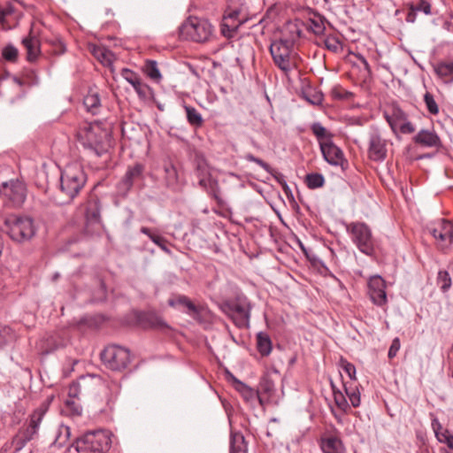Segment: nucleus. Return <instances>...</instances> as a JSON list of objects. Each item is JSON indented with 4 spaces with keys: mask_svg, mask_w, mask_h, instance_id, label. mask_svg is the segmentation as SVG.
Wrapping results in <instances>:
<instances>
[{
    "mask_svg": "<svg viewBox=\"0 0 453 453\" xmlns=\"http://www.w3.org/2000/svg\"><path fill=\"white\" fill-rule=\"evenodd\" d=\"M86 182L87 174L81 165L74 163L66 165L59 180L60 191L67 199L65 203H71L84 188Z\"/></svg>",
    "mask_w": 453,
    "mask_h": 453,
    "instance_id": "nucleus-1",
    "label": "nucleus"
},
{
    "mask_svg": "<svg viewBox=\"0 0 453 453\" xmlns=\"http://www.w3.org/2000/svg\"><path fill=\"white\" fill-rule=\"evenodd\" d=\"M247 7L240 0H232L225 10L220 25L221 34L228 38H233L237 29L248 21Z\"/></svg>",
    "mask_w": 453,
    "mask_h": 453,
    "instance_id": "nucleus-2",
    "label": "nucleus"
},
{
    "mask_svg": "<svg viewBox=\"0 0 453 453\" xmlns=\"http://www.w3.org/2000/svg\"><path fill=\"white\" fill-rule=\"evenodd\" d=\"M15 242L29 241L35 234L34 220L29 217L10 215L4 219L0 226Z\"/></svg>",
    "mask_w": 453,
    "mask_h": 453,
    "instance_id": "nucleus-3",
    "label": "nucleus"
},
{
    "mask_svg": "<svg viewBox=\"0 0 453 453\" xmlns=\"http://www.w3.org/2000/svg\"><path fill=\"white\" fill-rule=\"evenodd\" d=\"M111 443V434L104 429L88 431L76 439L74 446L77 451H90L103 453L110 449Z\"/></svg>",
    "mask_w": 453,
    "mask_h": 453,
    "instance_id": "nucleus-4",
    "label": "nucleus"
},
{
    "mask_svg": "<svg viewBox=\"0 0 453 453\" xmlns=\"http://www.w3.org/2000/svg\"><path fill=\"white\" fill-rule=\"evenodd\" d=\"M346 231L360 252L370 257L374 255L375 239L372 229L366 223L351 222L346 226Z\"/></svg>",
    "mask_w": 453,
    "mask_h": 453,
    "instance_id": "nucleus-5",
    "label": "nucleus"
},
{
    "mask_svg": "<svg viewBox=\"0 0 453 453\" xmlns=\"http://www.w3.org/2000/svg\"><path fill=\"white\" fill-rule=\"evenodd\" d=\"M107 136L108 134L104 130L91 125L85 126L78 133L79 141L84 148L92 150L98 157L108 150L109 142Z\"/></svg>",
    "mask_w": 453,
    "mask_h": 453,
    "instance_id": "nucleus-6",
    "label": "nucleus"
},
{
    "mask_svg": "<svg viewBox=\"0 0 453 453\" xmlns=\"http://www.w3.org/2000/svg\"><path fill=\"white\" fill-rule=\"evenodd\" d=\"M180 35L196 42H206L212 33V26L204 19L189 17L180 27Z\"/></svg>",
    "mask_w": 453,
    "mask_h": 453,
    "instance_id": "nucleus-7",
    "label": "nucleus"
},
{
    "mask_svg": "<svg viewBox=\"0 0 453 453\" xmlns=\"http://www.w3.org/2000/svg\"><path fill=\"white\" fill-rule=\"evenodd\" d=\"M427 233L433 236L436 249L448 254L453 244V222L440 219L426 227Z\"/></svg>",
    "mask_w": 453,
    "mask_h": 453,
    "instance_id": "nucleus-8",
    "label": "nucleus"
},
{
    "mask_svg": "<svg viewBox=\"0 0 453 453\" xmlns=\"http://www.w3.org/2000/svg\"><path fill=\"white\" fill-rule=\"evenodd\" d=\"M27 186L19 180H11L0 185V196L8 207L19 208L27 198Z\"/></svg>",
    "mask_w": 453,
    "mask_h": 453,
    "instance_id": "nucleus-9",
    "label": "nucleus"
},
{
    "mask_svg": "<svg viewBox=\"0 0 453 453\" xmlns=\"http://www.w3.org/2000/svg\"><path fill=\"white\" fill-rule=\"evenodd\" d=\"M103 363L112 371H121L127 368L130 362L129 350L117 346L106 347L101 353Z\"/></svg>",
    "mask_w": 453,
    "mask_h": 453,
    "instance_id": "nucleus-10",
    "label": "nucleus"
},
{
    "mask_svg": "<svg viewBox=\"0 0 453 453\" xmlns=\"http://www.w3.org/2000/svg\"><path fill=\"white\" fill-rule=\"evenodd\" d=\"M292 42L288 39H280L272 42L270 46V53L273 63L285 74H288L292 69L290 61V53Z\"/></svg>",
    "mask_w": 453,
    "mask_h": 453,
    "instance_id": "nucleus-11",
    "label": "nucleus"
},
{
    "mask_svg": "<svg viewBox=\"0 0 453 453\" xmlns=\"http://www.w3.org/2000/svg\"><path fill=\"white\" fill-rule=\"evenodd\" d=\"M144 165L141 163H135L127 167L125 175L117 184V191L120 196L126 197L136 183L144 180Z\"/></svg>",
    "mask_w": 453,
    "mask_h": 453,
    "instance_id": "nucleus-12",
    "label": "nucleus"
},
{
    "mask_svg": "<svg viewBox=\"0 0 453 453\" xmlns=\"http://www.w3.org/2000/svg\"><path fill=\"white\" fill-rule=\"evenodd\" d=\"M387 140L378 130L371 132L368 141V157L372 161L381 162L387 157Z\"/></svg>",
    "mask_w": 453,
    "mask_h": 453,
    "instance_id": "nucleus-13",
    "label": "nucleus"
},
{
    "mask_svg": "<svg viewBox=\"0 0 453 453\" xmlns=\"http://www.w3.org/2000/svg\"><path fill=\"white\" fill-rule=\"evenodd\" d=\"M368 296L373 304L382 307L387 304L386 282L380 275L370 277L367 282Z\"/></svg>",
    "mask_w": 453,
    "mask_h": 453,
    "instance_id": "nucleus-14",
    "label": "nucleus"
},
{
    "mask_svg": "<svg viewBox=\"0 0 453 453\" xmlns=\"http://www.w3.org/2000/svg\"><path fill=\"white\" fill-rule=\"evenodd\" d=\"M319 447L323 453H345V446L336 428L326 431L319 440Z\"/></svg>",
    "mask_w": 453,
    "mask_h": 453,
    "instance_id": "nucleus-15",
    "label": "nucleus"
},
{
    "mask_svg": "<svg viewBox=\"0 0 453 453\" xmlns=\"http://www.w3.org/2000/svg\"><path fill=\"white\" fill-rule=\"evenodd\" d=\"M228 315L239 328L249 326L250 304L249 303H235L228 306Z\"/></svg>",
    "mask_w": 453,
    "mask_h": 453,
    "instance_id": "nucleus-16",
    "label": "nucleus"
},
{
    "mask_svg": "<svg viewBox=\"0 0 453 453\" xmlns=\"http://www.w3.org/2000/svg\"><path fill=\"white\" fill-rule=\"evenodd\" d=\"M21 16L22 12L11 3L0 4V24L3 29L9 30L16 27Z\"/></svg>",
    "mask_w": 453,
    "mask_h": 453,
    "instance_id": "nucleus-17",
    "label": "nucleus"
},
{
    "mask_svg": "<svg viewBox=\"0 0 453 453\" xmlns=\"http://www.w3.org/2000/svg\"><path fill=\"white\" fill-rule=\"evenodd\" d=\"M167 303L170 307L180 309L185 308L183 311L188 315L196 318L200 314V308L196 305L187 296L180 294H173L168 299Z\"/></svg>",
    "mask_w": 453,
    "mask_h": 453,
    "instance_id": "nucleus-18",
    "label": "nucleus"
},
{
    "mask_svg": "<svg viewBox=\"0 0 453 453\" xmlns=\"http://www.w3.org/2000/svg\"><path fill=\"white\" fill-rule=\"evenodd\" d=\"M320 150L324 159L332 165H340L345 161L342 150L333 141L321 142Z\"/></svg>",
    "mask_w": 453,
    "mask_h": 453,
    "instance_id": "nucleus-19",
    "label": "nucleus"
},
{
    "mask_svg": "<svg viewBox=\"0 0 453 453\" xmlns=\"http://www.w3.org/2000/svg\"><path fill=\"white\" fill-rule=\"evenodd\" d=\"M164 181L165 187L174 193L181 192L183 183L180 180L177 168L172 163H168L164 165Z\"/></svg>",
    "mask_w": 453,
    "mask_h": 453,
    "instance_id": "nucleus-20",
    "label": "nucleus"
},
{
    "mask_svg": "<svg viewBox=\"0 0 453 453\" xmlns=\"http://www.w3.org/2000/svg\"><path fill=\"white\" fill-rule=\"evenodd\" d=\"M413 142L426 148H440L441 146V138L434 129H421L413 137Z\"/></svg>",
    "mask_w": 453,
    "mask_h": 453,
    "instance_id": "nucleus-21",
    "label": "nucleus"
},
{
    "mask_svg": "<svg viewBox=\"0 0 453 453\" xmlns=\"http://www.w3.org/2000/svg\"><path fill=\"white\" fill-rule=\"evenodd\" d=\"M408 12L405 20L408 23H414L417 19V13L422 12L425 15H432V4L430 0H418L417 3L407 4Z\"/></svg>",
    "mask_w": 453,
    "mask_h": 453,
    "instance_id": "nucleus-22",
    "label": "nucleus"
},
{
    "mask_svg": "<svg viewBox=\"0 0 453 453\" xmlns=\"http://www.w3.org/2000/svg\"><path fill=\"white\" fill-rule=\"evenodd\" d=\"M21 43L27 50V60L35 62L41 53V42L38 37L33 35L31 30L29 35L22 39Z\"/></svg>",
    "mask_w": 453,
    "mask_h": 453,
    "instance_id": "nucleus-23",
    "label": "nucleus"
},
{
    "mask_svg": "<svg viewBox=\"0 0 453 453\" xmlns=\"http://www.w3.org/2000/svg\"><path fill=\"white\" fill-rule=\"evenodd\" d=\"M85 218L89 225L101 222V205L96 196L90 197L85 203Z\"/></svg>",
    "mask_w": 453,
    "mask_h": 453,
    "instance_id": "nucleus-24",
    "label": "nucleus"
},
{
    "mask_svg": "<svg viewBox=\"0 0 453 453\" xmlns=\"http://www.w3.org/2000/svg\"><path fill=\"white\" fill-rule=\"evenodd\" d=\"M243 157L247 161L254 162L260 167H262L266 173H270L281 187L283 186V183H287L285 176L281 173H279L276 170H274L269 164H267L261 158L255 157L251 153L245 154Z\"/></svg>",
    "mask_w": 453,
    "mask_h": 453,
    "instance_id": "nucleus-25",
    "label": "nucleus"
},
{
    "mask_svg": "<svg viewBox=\"0 0 453 453\" xmlns=\"http://www.w3.org/2000/svg\"><path fill=\"white\" fill-rule=\"evenodd\" d=\"M51 399H52V396L50 397V399L48 398L47 400L43 401L39 405V407L36 408L33 411V413L29 417V422L27 424L30 427H33L38 431L40 424H41L45 413L49 410V406H50V403Z\"/></svg>",
    "mask_w": 453,
    "mask_h": 453,
    "instance_id": "nucleus-26",
    "label": "nucleus"
},
{
    "mask_svg": "<svg viewBox=\"0 0 453 453\" xmlns=\"http://www.w3.org/2000/svg\"><path fill=\"white\" fill-rule=\"evenodd\" d=\"M233 382L234 388L241 394L246 403H253L258 397L257 390L251 388L238 379L233 377Z\"/></svg>",
    "mask_w": 453,
    "mask_h": 453,
    "instance_id": "nucleus-27",
    "label": "nucleus"
},
{
    "mask_svg": "<svg viewBox=\"0 0 453 453\" xmlns=\"http://www.w3.org/2000/svg\"><path fill=\"white\" fill-rule=\"evenodd\" d=\"M433 67L436 75L444 82L449 83L453 81V61H441L434 64Z\"/></svg>",
    "mask_w": 453,
    "mask_h": 453,
    "instance_id": "nucleus-28",
    "label": "nucleus"
},
{
    "mask_svg": "<svg viewBox=\"0 0 453 453\" xmlns=\"http://www.w3.org/2000/svg\"><path fill=\"white\" fill-rule=\"evenodd\" d=\"M141 233L146 234L157 246H158L165 253L171 255L172 251L168 248V241L158 234H156L147 226H142Z\"/></svg>",
    "mask_w": 453,
    "mask_h": 453,
    "instance_id": "nucleus-29",
    "label": "nucleus"
},
{
    "mask_svg": "<svg viewBox=\"0 0 453 453\" xmlns=\"http://www.w3.org/2000/svg\"><path fill=\"white\" fill-rule=\"evenodd\" d=\"M230 453H248L245 438L241 433H232L230 437Z\"/></svg>",
    "mask_w": 453,
    "mask_h": 453,
    "instance_id": "nucleus-30",
    "label": "nucleus"
},
{
    "mask_svg": "<svg viewBox=\"0 0 453 453\" xmlns=\"http://www.w3.org/2000/svg\"><path fill=\"white\" fill-rule=\"evenodd\" d=\"M257 349L263 357H267L272 351V341L265 333L259 332L257 334Z\"/></svg>",
    "mask_w": 453,
    "mask_h": 453,
    "instance_id": "nucleus-31",
    "label": "nucleus"
},
{
    "mask_svg": "<svg viewBox=\"0 0 453 453\" xmlns=\"http://www.w3.org/2000/svg\"><path fill=\"white\" fill-rule=\"evenodd\" d=\"M83 104L88 112L96 114L101 106V100L99 95L96 92L89 91L83 99Z\"/></svg>",
    "mask_w": 453,
    "mask_h": 453,
    "instance_id": "nucleus-32",
    "label": "nucleus"
},
{
    "mask_svg": "<svg viewBox=\"0 0 453 453\" xmlns=\"http://www.w3.org/2000/svg\"><path fill=\"white\" fill-rule=\"evenodd\" d=\"M186 117L188 124L195 128L201 127L203 124V119L198 111L190 105H184Z\"/></svg>",
    "mask_w": 453,
    "mask_h": 453,
    "instance_id": "nucleus-33",
    "label": "nucleus"
},
{
    "mask_svg": "<svg viewBox=\"0 0 453 453\" xmlns=\"http://www.w3.org/2000/svg\"><path fill=\"white\" fill-rule=\"evenodd\" d=\"M385 118L393 131L400 126L402 121L407 120V114L400 108H395L391 115L385 114Z\"/></svg>",
    "mask_w": 453,
    "mask_h": 453,
    "instance_id": "nucleus-34",
    "label": "nucleus"
},
{
    "mask_svg": "<svg viewBox=\"0 0 453 453\" xmlns=\"http://www.w3.org/2000/svg\"><path fill=\"white\" fill-rule=\"evenodd\" d=\"M311 130L313 134L318 139L319 147L321 146V142H326V141H332L333 134L326 130L319 122H314L311 126Z\"/></svg>",
    "mask_w": 453,
    "mask_h": 453,
    "instance_id": "nucleus-35",
    "label": "nucleus"
},
{
    "mask_svg": "<svg viewBox=\"0 0 453 453\" xmlns=\"http://www.w3.org/2000/svg\"><path fill=\"white\" fill-rule=\"evenodd\" d=\"M143 71L150 79L156 82H159L162 80L161 73L157 67V63L155 60H146Z\"/></svg>",
    "mask_w": 453,
    "mask_h": 453,
    "instance_id": "nucleus-36",
    "label": "nucleus"
},
{
    "mask_svg": "<svg viewBox=\"0 0 453 453\" xmlns=\"http://www.w3.org/2000/svg\"><path fill=\"white\" fill-rule=\"evenodd\" d=\"M92 53L104 65H110L112 63L113 54L104 47L95 46Z\"/></svg>",
    "mask_w": 453,
    "mask_h": 453,
    "instance_id": "nucleus-37",
    "label": "nucleus"
},
{
    "mask_svg": "<svg viewBox=\"0 0 453 453\" xmlns=\"http://www.w3.org/2000/svg\"><path fill=\"white\" fill-rule=\"evenodd\" d=\"M24 435L19 431V433L13 437L11 442H6L4 446H7L8 453H17L21 450L23 447L28 442Z\"/></svg>",
    "mask_w": 453,
    "mask_h": 453,
    "instance_id": "nucleus-38",
    "label": "nucleus"
},
{
    "mask_svg": "<svg viewBox=\"0 0 453 453\" xmlns=\"http://www.w3.org/2000/svg\"><path fill=\"white\" fill-rule=\"evenodd\" d=\"M199 186L218 200V182L211 178H206V176H199Z\"/></svg>",
    "mask_w": 453,
    "mask_h": 453,
    "instance_id": "nucleus-39",
    "label": "nucleus"
},
{
    "mask_svg": "<svg viewBox=\"0 0 453 453\" xmlns=\"http://www.w3.org/2000/svg\"><path fill=\"white\" fill-rule=\"evenodd\" d=\"M333 395H334V400L336 404V406L342 411L348 412L350 409V406L343 395V393L335 388L333 382H331Z\"/></svg>",
    "mask_w": 453,
    "mask_h": 453,
    "instance_id": "nucleus-40",
    "label": "nucleus"
},
{
    "mask_svg": "<svg viewBox=\"0 0 453 453\" xmlns=\"http://www.w3.org/2000/svg\"><path fill=\"white\" fill-rule=\"evenodd\" d=\"M436 283L442 293H446L451 287V277L448 271L440 270L437 274Z\"/></svg>",
    "mask_w": 453,
    "mask_h": 453,
    "instance_id": "nucleus-41",
    "label": "nucleus"
},
{
    "mask_svg": "<svg viewBox=\"0 0 453 453\" xmlns=\"http://www.w3.org/2000/svg\"><path fill=\"white\" fill-rule=\"evenodd\" d=\"M65 411L69 416H81L82 408L77 399L67 398L65 401Z\"/></svg>",
    "mask_w": 453,
    "mask_h": 453,
    "instance_id": "nucleus-42",
    "label": "nucleus"
},
{
    "mask_svg": "<svg viewBox=\"0 0 453 453\" xmlns=\"http://www.w3.org/2000/svg\"><path fill=\"white\" fill-rule=\"evenodd\" d=\"M305 182L309 188L315 189L323 187L325 179L321 173H309L305 177Z\"/></svg>",
    "mask_w": 453,
    "mask_h": 453,
    "instance_id": "nucleus-43",
    "label": "nucleus"
},
{
    "mask_svg": "<svg viewBox=\"0 0 453 453\" xmlns=\"http://www.w3.org/2000/svg\"><path fill=\"white\" fill-rule=\"evenodd\" d=\"M315 16L318 17V19H310L309 20L310 27L316 35H323L326 29L324 25L326 19L319 13H316Z\"/></svg>",
    "mask_w": 453,
    "mask_h": 453,
    "instance_id": "nucleus-44",
    "label": "nucleus"
},
{
    "mask_svg": "<svg viewBox=\"0 0 453 453\" xmlns=\"http://www.w3.org/2000/svg\"><path fill=\"white\" fill-rule=\"evenodd\" d=\"M344 386V391L349 397L351 405L355 408L358 407L360 405L361 400H360V392L357 386L352 388L351 386H347L346 384H343Z\"/></svg>",
    "mask_w": 453,
    "mask_h": 453,
    "instance_id": "nucleus-45",
    "label": "nucleus"
},
{
    "mask_svg": "<svg viewBox=\"0 0 453 453\" xmlns=\"http://www.w3.org/2000/svg\"><path fill=\"white\" fill-rule=\"evenodd\" d=\"M424 103L428 112L434 116L439 114V106L434 100V96L430 92H426L424 95Z\"/></svg>",
    "mask_w": 453,
    "mask_h": 453,
    "instance_id": "nucleus-46",
    "label": "nucleus"
},
{
    "mask_svg": "<svg viewBox=\"0 0 453 453\" xmlns=\"http://www.w3.org/2000/svg\"><path fill=\"white\" fill-rule=\"evenodd\" d=\"M273 391H274L273 381L267 377H263L259 381L257 392L260 394H265L267 395H271Z\"/></svg>",
    "mask_w": 453,
    "mask_h": 453,
    "instance_id": "nucleus-47",
    "label": "nucleus"
},
{
    "mask_svg": "<svg viewBox=\"0 0 453 453\" xmlns=\"http://www.w3.org/2000/svg\"><path fill=\"white\" fill-rule=\"evenodd\" d=\"M3 58L12 63H14L18 59L19 51L16 47L12 44L5 46L2 51Z\"/></svg>",
    "mask_w": 453,
    "mask_h": 453,
    "instance_id": "nucleus-48",
    "label": "nucleus"
},
{
    "mask_svg": "<svg viewBox=\"0 0 453 453\" xmlns=\"http://www.w3.org/2000/svg\"><path fill=\"white\" fill-rule=\"evenodd\" d=\"M331 96L338 100H349L353 97V93L342 88L340 86H335L331 90Z\"/></svg>",
    "mask_w": 453,
    "mask_h": 453,
    "instance_id": "nucleus-49",
    "label": "nucleus"
},
{
    "mask_svg": "<svg viewBox=\"0 0 453 453\" xmlns=\"http://www.w3.org/2000/svg\"><path fill=\"white\" fill-rule=\"evenodd\" d=\"M324 45L328 50L334 53L338 52L342 48L339 39L333 35L327 36L325 39Z\"/></svg>",
    "mask_w": 453,
    "mask_h": 453,
    "instance_id": "nucleus-50",
    "label": "nucleus"
},
{
    "mask_svg": "<svg viewBox=\"0 0 453 453\" xmlns=\"http://www.w3.org/2000/svg\"><path fill=\"white\" fill-rule=\"evenodd\" d=\"M340 366L351 380H356V367L353 364L342 357L340 359Z\"/></svg>",
    "mask_w": 453,
    "mask_h": 453,
    "instance_id": "nucleus-51",
    "label": "nucleus"
},
{
    "mask_svg": "<svg viewBox=\"0 0 453 453\" xmlns=\"http://www.w3.org/2000/svg\"><path fill=\"white\" fill-rule=\"evenodd\" d=\"M146 320L150 326L153 328H165L167 326L166 323L160 317L155 314H148L146 316Z\"/></svg>",
    "mask_w": 453,
    "mask_h": 453,
    "instance_id": "nucleus-52",
    "label": "nucleus"
},
{
    "mask_svg": "<svg viewBox=\"0 0 453 453\" xmlns=\"http://www.w3.org/2000/svg\"><path fill=\"white\" fill-rule=\"evenodd\" d=\"M196 172L197 176L210 175L208 173V166L203 157H197L196 160Z\"/></svg>",
    "mask_w": 453,
    "mask_h": 453,
    "instance_id": "nucleus-53",
    "label": "nucleus"
},
{
    "mask_svg": "<svg viewBox=\"0 0 453 453\" xmlns=\"http://www.w3.org/2000/svg\"><path fill=\"white\" fill-rule=\"evenodd\" d=\"M437 440L441 443L447 444L450 449H453V434L448 429H445L442 434H437Z\"/></svg>",
    "mask_w": 453,
    "mask_h": 453,
    "instance_id": "nucleus-54",
    "label": "nucleus"
},
{
    "mask_svg": "<svg viewBox=\"0 0 453 453\" xmlns=\"http://www.w3.org/2000/svg\"><path fill=\"white\" fill-rule=\"evenodd\" d=\"M66 50L65 45L60 40H54L51 42V54L60 56Z\"/></svg>",
    "mask_w": 453,
    "mask_h": 453,
    "instance_id": "nucleus-55",
    "label": "nucleus"
},
{
    "mask_svg": "<svg viewBox=\"0 0 453 453\" xmlns=\"http://www.w3.org/2000/svg\"><path fill=\"white\" fill-rule=\"evenodd\" d=\"M120 74L129 84H132V82H134L141 78L138 73L128 68H123Z\"/></svg>",
    "mask_w": 453,
    "mask_h": 453,
    "instance_id": "nucleus-56",
    "label": "nucleus"
},
{
    "mask_svg": "<svg viewBox=\"0 0 453 453\" xmlns=\"http://www.w3.org/2000/svg\"><path fill=\"white\" fill-rule=\"evenodd\" d=\"M81 394V385L79 382L73 381L69 385L67 398L78 399Z\"/></svg>",
    "mask_w": 453,
    "mask_h": 453,
    "instance_id": "nucleus-57",
    "label": "nucleus"
},
{
    "mask_svg": "<svg viewBox=\"0 0 453 453\" xmlns=\"http://www.w3.org/2000/svg\"><path fill=\"white\" fill-rule=\"evenodd\" d=\"M400 347H401L400 339L398 337H395L392 341L391 345L388 349V357L389 359H393L397 355V352L399 351Z\"/></svg>",
    "mask_w": 453,
    "mask_h": 453,
    "instance_id": "nucleus-58",
    "label": "nucleus"
},
{
    "mask_svg": "<svg viewBox=\"0 0 453 453\" xmlns=\"http://www.w3.org/2000/svg\"><path fill=\"white\" fill-rule=\"evenodd\" d=\"M305 99L313 105H319L323 101V95L322 93H313V94H305L304 95Z\"/></svg>",
    "mask_w": 453,
    "mask_h": 453,
    "instance_id": "nucleus-59",
    "label": "nucleus"
},
{
    "mask_svg": "<svg viewBox=\"0 0 453 453\" xmlns=\"http://www.w3.org/2000/svg\"><path fill=\"white\" fill-rule=\"evenodd\" d=\"M19 432L24 435V437L27 440V441H32L34 440L37 434H38V431L35 430V428L33 427H30L28 425L26 426V427H23L19 430Z\"/></svg>",
    "mask_w": 453,
    "mask_h": 453,
    "instance_id": "nucleus-60",
    "label": "nucleus"
},
{
    "mask_svg": "<svg viewBox=\"0 0 453 453\" xmlns=\"http://www.w3.org/2000/svg\"><path fill=\"white\" fill-rule=\"evenodd\" d=\"M11 328L9 326L0 325V346L4 345L11 335Z\"/></svg>",
    "mask_w": 453,
    "mask_h": 453,
    "instance_id": "nucleus-61",
    "label": "nucleus"
},
{
    "mask_svg": "<svg viewBox=\"0 0 453 453\" xmlns=\"http://www.w3.org/2000/svg\"><path fill=\"white\" fill-rule=\"evenodd\" d=\"M399 129L403 134H412L415 131L412 123L407 120L403 121V123L399 126Z\"/></svg>",
    "mask_w": 453,
    "mask_h": 453,
    "instance_id": "nucleus-62",
    "label": "nucleus"
},
{
    "mask_svg": "<svg viewBox=\"0 0 453 453\" xmlns=\"http://www.w3.org/2000/svg\"><path fill=\"white\" fill-rule=\"evenodd\" d=\"M432 428L434 432L435 437L437 438V434H442L445 429H443L441 424L440 423L437 418H434L431 423Z\"/></svg>",
    "mask_w": 453,
    "mask_h": 453,
    "instance_id": "nucleus-63",
    "label": "nucleus"
},
{
    "mask_svg": "<svg viewBox=\"0 0 453 453\" xmlns=\"http://www.w3.org/2000/svg\"><path fill=\"white\" fill-rule=\"evenodd\" d=\"M150 88L147 84H144L142 87H140V88L137 89L135 92L137 93L140 98L145 99L148 97V95L150 92Z\"/></svg>",
    "mask_w": 453,
    "mask_h": 453,
    "instance_id": "nucleus-64",
    "label": "nucleus"
}]
</instances>
